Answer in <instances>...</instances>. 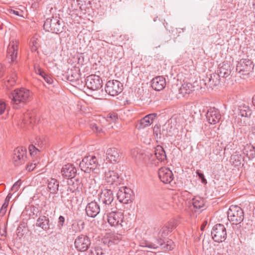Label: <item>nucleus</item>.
Returning <instances> with one entry per match:
<instances>
[{
	"label": "nucleus",
	"mask_w": 255,
	"mask_h": 255,
	"mask_svg": "<svg viewBox=\"0 0 255 255\" xmlns=\"http://www.w3.org/2000/svg\"><path fill=\"white\" fill-rule=\"evenodd\" d=\"M9 98L13 108L19 109L30 101L31 93L29 90L24 88L17 89L11 93Z\"/></svg>",
	"instance_id": "f257e3e1"
},
{
	"label": "nucleus",
	"mask_w": 255,
	"mask_h": 255,
	"mask_svg": "<svg viewBox=\"0 0 255 255\" xmlns=\"http://www.w3.org/2000/svg\"><path fill=\"white\" fill-rule=\"evenodd\" d=\"M99 201L101 203V211L105 214L112 210L115 206L114 197L111 189L105 188L99 194Z\"/></svg>",
	"instance_id": "f03ea898"
},
{
	"label": "nucleus",
	"mask_w": 255,
	"mask_h": 255,
	"mask_svg": "<svg viewBox=\"0 0 255 255\" xmlns=\"http://www.w3.org/2000/svg\"><path fill=\"white\" fill-rule=\"evenodd\" d=\"M63 26L64 22L59 16L47 18L43 25L46 31L55 33L62 32Z\"/></svg>",
	"instance_id": "7ed1b4c3"
},
{
	"label": "nucleus",
	"mask_w": 255,
	"mask_h": 255,
	"mask_svg": "<svg viewBox=\"0 0 255 255\" xmlns=\"http://www.w3.org/2000/svg\"><path fill=\"white\" fill-rule=\"evenodd\" d=\"M228 218L233 224L238 225L244 219V213L243 209L237 205H232L228 211Z\"/></svg>",
	"instance_id": "20e7f679"
},
{
	"label": "nucleus",
	"mask_w": 255,
	"mask_h": 255,
	"mask_svg": "<svg viewBox=\"0 0 255 255\" xmlns=\"http://www.w3.org/2000/svg\"><path fill=\"white\" fill-rule=\"evenodd\" d=\"M98 165L95 156H88L84 157L79 164L81 169L86 173L94 171Z\"/></svg>",
	"instance_id": "39448f33"
},
{
	"label": "nucleus",
	"mask_w": 255,
	"mask_h": 255,
	"mask_svg": "<svg viewBox=\"0 0 255 255\" xmlns=\"http://www.w3.org/2000/svg\"><path fill=\"white\" fill-rule=\"evenodd\" d=\"M109 224L113 227H123L124 216L123 213L111 210L106 212Z\"/></svg>",
	"instance_id": "423d86ee"
},
{
	"label": "nucleus",
	"mask_w": 255,
	"mask_h": 255,
	"mask_svg": "<svg viewBox=\"0 0 255 255\" xmlns=\"http://www.w3.org/2000/svg\"><path fill=\"white\" fill-rule=\"evenodd\" d=\"M123 90V84L116 80L108 81L105 86L106 92L112 96L118 95Z\"/></svg>",
	"instance_id": "0eeeda50"
},
{
	"label": "nucleus",
	"mask_w": 255,
	"mask_h": 255,
	"mask_svg": "<svg viewBox=\"0 0 255 255\" xmlns=\"http://www.w3.org/2000/svg\"><path fill=\"white\" fill-rule=\"evenodd\" d=\"M211 235L215 242L218 243L223 242L227 238L226 229L222 224H217L213 228Z\"/></svg>",
	"instance_id": "6e6552de"
},
{
	"label": "nucleus",
	"mask_w": 255,
	"mask_h": 255,
	"mask_svg": "<svg viewBox=\"0 0 255 255\" xmlns=\"http://www.w3.org/2000/svg\"><path fill=\"white\" fill-rule=\"evenodd\" d=\"M254 64L253 62L249 59H242L237 64L236 70L242 75H248L253 71Z\"/></svg>",
	"instance_id": "1a4fd4ad"
},
{
	"label": "nucleus",
	"mask_w": 255,
	"mask_h": 255,
	"mask_svg": "<svg viewBox=\"0 0 255 255\" xmlns=\"http://www.w3.org/2000/svg\"><path fill=\"white\" fill-rule=\"evenodd\" d=\"M75 248L79 252L87 251L91 245V240L89 237L85 235H80L75 240Z\"/></svg>",
	"instance_id": "9d476101"
},
{
	"label": "nucleus",
	"mask_w": 255,
	"mask_h": 255,
	"mask_svg": "<svg viewBox=\"0 0 255 255\" xmlns=\"http://www.w3.org/2000/svg\"><path fill=\"white\" fill-rule=\"evenodd\" d=\"M26 159V150L25 147H18L14 150L12 161L15 166L24 163Z\"/></svg>",
	"instance_id": "9b49d317"
},
{
	"label": "nucleus",
	"mask_w": 255,
	"mask_h": 255,
	"mask_svg": "<svg viewBox=\"0 0 255 255\" xmlns=\"http://www.w3.org/2000/svg\"><path fill=\"white\" fill-rule=\"evenodd\" d=\"M133 197V191L127 187H121L117 193V198L119 201L125 204H127L129 201H131Z\"/></svg>",
	"instance_id": "f8f14e48"
},
{
	"label": "nucleus",
	"mask_w": 255,
	"mask_h": 255,
	"mask_svg": "<svg viewBox=\"0 0 255 255\" xmlns=\"http://www.w3.org/2000/svg\"><path fill=\"white\" fill-rule=\"evenodd\" d=\"M85 84L87 88L91 90L96 91L102 87V80L100 77L96 75H91L87 77Z\"/></svg>",
	"instance_id": "ddd939ff"
},
{
	"label": "nucleus",
	"mask_w": 255,
	"mask_h": 255,
	"mask_svg": "<svg viewBox=\"0 0 255 255\" xmlns=\"http://www.w3.org/2000/svg\"><path fill=\"white\" fill-rule=\"evenodd\" d=\"M158 174L159 179L164 183H170L173 179L172 172L168 168L165 167L160 168Z\"/></svg>",
	"instance_id": "4468645a"
},
{
	"label": "nucleus",
	"mask_w": 255,
	"mask_h": 255,
	"mask_svg": "<svg viewBox=\"0 0 255 255\" xmlns=\"http://www.w3.org/2000/svg\"><path fill=\"white\" fill-rule=\"evenodd\" d=\"M157 114L153 113L145 116L144 118L138 121L135 127L137 129H143L149 127L153 123L155 119Z\"/></svg>",
	"instance_id": "2eb2a0df"
},
{
	"label": "nucleus",
	"mask_w": 255,
	"mask_h": 255,
	"mask_svg": "<svg viewBox=\"0 0 255 255\" xmlns=\"http://www.w3.org/2000/svg\"><path fill=\"white\" fill-rule=\"evenodd\" d=\"M101 209L99 205L95 201L89 203L86 207V212L88 216L95 218L100 212Z\"/></svg>",
	"instance_id": "dca6fc26"
},
{
	"label": "nucleus",
	"mask_w": 255,
	"mask_h": 255,
	"mask_svg": "<svg viewBox=\"0 0 255 255\" xmlns=\"http://www.w3.org/2000/svg\"><path fill=\"white\" fill-rule=\"evenodd\" d=\"M18 42L16 41L10 42L7 50V57L10 59L11 62L16 61L17 55Z\"/></svg>",
	"instance_id": "f3484780"
},
{
	"label": "nucleus",
	"mask_w": 255,
	"mask_h": 255,
	"mask_svg": "<svg viewBox=\"0 0 255 255\" xmlns=\"http://www.w3.org/2000/svg\"><path fill=\"white\" fill-rule=\"evenodd\" d=\"M206 117L210 124L215 125L219 122L221 118V115L218 110L211 108L208 111Z\"/></svg>",
	"instance_id": "a211bd4d"
},
{
	"label": "nucleus",
	"mask_w": 255,
	"mask_h": 255,
	"mask_svg": "<svg viewBox=\"0 0 255 255\" xmlns=\"http://www.w3.org/2000/svg\"><path fill=\"white\" fill-rule=\"evenodd\" d=\"M61 172L64 178H73L76 175L77 169L73 164L68 163L62 167Z\"/></svg>",
	"instance_id": "6ab92c4d"
},
{
	"label": "nucleus",
	"mask_w": 255,
	"mask_h": 255,
	"mask_svg": "<svg viewBox=\"0 0 255 255\" xmlns=\"http://www.w3.org/2000/svg\"><path fill=\"white\" fill-rule=\"evenodd\" d=\"M105 180L109 185H116L120 183L119 174L112 170H109L105 173Z\"/></svg>",
	"instance_id": "aec40b11"
},
{
	"label": "nucleus",
	"mask_w": 255,
	"mask_h": 255,
	"mask_svg": "<svg viewBox=\"0 0 255 255\" xmlns=\"http://www.w3.org/2000/svg\"><path fill=\"white\" fill-rule=\"evenodd\" d=\"M166 85L165 78L163 76H157L151 81V87L155 91L163 90Z\"/></svg>",
	"instance_id": "412c9836"
},
{
	"label": "nucleus",
	"mask_w": 255,
	"mask_h": 255,
	"mask_svg": "<svg viewBox=\"0 0 255 255\" xmlns=\"http://www.w3.org/2000/svg\"><path fill=\"white\" fill-rule=\"evenodd\" d=\"M233 68L230 64L223 62L219 68L218 75L220 77L227 78L231 75Z\"/></svg>",
	"instance_id": "4be33fe9"
},
{
	"label": "nucleus",
	"mask_w": 255,
	"mask_h": 255,
	"mask_svg": "<svg viewBox=\"0 0 255 255\" xmlns=\"http://www.w3.org/2000/svg\"><path fill=\"white\" fill-rule=\"evenodd\" d=\"M177 224V221L173 220L169 222L167 225L163 226L159 232V237L165 238L171 233Z\"/></svg>",
	"instance_id": "5701e85b"
},
{
	"label": "nucleus",
	"mask_w": 255,
	"mask_h": 255,
	"mask_svg": "<svg viewBox=\"0 0 255 255\" xmlns=\"http://www.w3.org/2000/svg\"><path fill=\"white\" fill-rule=\"evenodd\" d=\"M120 154L118 150L116 148H110L106 151V159L111 162L119 161Z\"/></svg>",
	"instance_id": "b1692460"
},
{
	"label": "nucleus",
	"mask_w": 255,
	"mask_h": 255,
	"mask_svg": "<svg viewBox=\"0 0 255 255\" xmlns=\"http://www.w3.org/2000/svg\"><path fill=\"white\" fill-rule=\"evenodd\" d=\"M50 221L47 216L41 215L38 218L36 222V226L40 227L44 231H47L50 228Z\"/></svg>",
	"instance_id": "393cba45"
},
{
	"label": "nucleus",
	"mask_w": 255,
	"mask_h": 255,
	"mask_svg": "<svg viewBox=\"0 0 255 255\" xmlns=\"http://www.w3.org/2000/svg\"><path fill=\"white\" fill-rule=\"evenodd\" d=\"M80 69L74 67L68 72L67 80L71 82H76L79 80L80 78Z\"/></svg>",
	"instance_id": "a878e982"
},
{
	"label": "nucleus",
	"mask_w": 255,
	"mask_h": 255,
	"mask_svg": "<svg viewBox=\"0 0 255 255\" xmlns=\"http://www.w3.org/2000/svg\"><path fill=\"white\" fill-rule=\"evenodd\" d=\"M154 152L156 158L161 162L164 161L166 159L165 151L161 146L157 145Z\"/></svg>",
	"instance_id": "bb28decb"
},
{
	"label": "nucleus",
	"mask_w": 255,
	"mask_h": 255,
	"mask_svg": "<svg viewBox=\"0 0 255 255\" xmlns=\"http://www.w3.org/2000/svg\"><path fill=\"white\" fill-rule=\"evenodd\" d=\"M194 87L190 83H186L182 85L179 89V93L184 96L186 94H189L194 90Z\"/></svg>",
	"instance_id": "cd10ccee"
},
{
	"label": "nucleus",
	"mask_w": 255,
	"mask_h": 255,
	"mask_svg": "<svg viewBox=\"0 0 255 255\" xmlns=\"http://www.w3.org/2000/svg\"><path fill=\"white\" fill-rule=\"evenodd\" d=\"M99 189V186L96 184L95 180L91 179L90 183L87 188L86 192L94 196L97 194Z\"/></svg>",
	"instance_id": "c85d7f7f"
},
{
	"label": "nucleus",
	"mask_w": 255,
	"mask_h": 255,
	"mask_svg": "<svg viewBox=\"0 0 255 255\" xmlns=\"http://www.w3.org/2000/svg\"><path fill=\"white\" fill-rule=\"evenodd\" d=\"M122 236L119 234H113L110 235L108 238V246H111L114 245H117L122 240Z\"/></svg>",
	"instance_id": "c756f323"
},
{
	"label": "nucleus",
	"mask_w": 255,
	"mask_h": 255,
	"mask_svg": "<svg viewBox=\"0 0 255 255\" xmlns=\"http://www.w3.org/2000/svg\"><path fill=\"white\" fill-rule=\"evenodd\" d=\"M59 182L54 178H51L48 182V188L51 193H56L58 190Z\"/></svg>",
	"instance_id": "7c9ffc66"
},
{
	"label": "nucleus",
	"mask_w": 255,
	"mask_h": 255,
	"mask_svg": "<svg viewBox=\"0 0 255 255\" xmlns=\"http://www.w3.org/2000/svg\"><path fill=\"white\" fill-rule=\"evenodd\" d=\"M243 152L249 159H253L255 157V147L251 144H247L245 147Z\"/></svg>",
	"instance_id": "2f4dec72"
},
{
	"label": "nucleus",
	"mask_w": 255,
	"mask_h": 255,
	"mask_svg": "<svg viewBox=\"0 0 255 255\" xmlns=\"http://www.w3.org/2000/svg\"><path fill=\"white\" fill-rule=\"evenodd\" d=\"M219 78H220L218 74H213L211 75L210 77L208 79V86L210 88L218 85L220 83Z\"/></svg>",
	"instance_id": "473e14b6"
},
{
	"label": "nucleus",
	"mask_w": 255,
	"mask_h": 255,
	"mask_svg": "<svg viewBox=\"0 0 255 255\" xmlns=\"http://www.w3.org/2000/svg\"><path fill=\"white\" fill-rule=\"evenodd\" d=\"M204 200L200 197H195L192 199V205L194 208L200 209L203 208L204 206Z\"/></svg>",
	"instance_id": "72a5a7b5"
},
{
	"label": "nucleus",
	"mask_w": 255,
	"mask_h": 255,
	"mask_svg": "<svg viewBox=\"0 0 255 255\" xmlns=\"http://www.w3.org/2000/svg\"><path fill=\"white\" fill-rule=\"evenodd\" d=\"M238 110L239 111V115L242 117H248L251 115L249 107L245 104L239 106Z\"/></svg>",
	"instance_id": "f704fd0d"
},
{
	"label": "nucleus",
	"mask_w": 255,
	"mask_h": 255,
	"mask_svg": "<svg viewBox=\"0 0 255 255\" xmlns=\"http://www.w3.org/2000/svg\"><path fill=\"white\" fill-rule=\"evenodd\" d=\"M16 75L15 73H12L10 75L8 76L4 81L6 86L8 87L13 86L16 83Z\"/></svg>",
	"instance_id": "c9c22d12"
},
{
	"label": "nucleus",
	"mask_w": 255,
	"mask_h": 255,
	"mask_svg": "<svg viewBox=\"0 0 255 255\" xmlns=\"http://www.w3.org/2000/svg\"><path fill=\"white\" fill-rule=\"evenodd\" d=\"M131 155L135 159L141 161L142 160L143 153L141 152V151H140L138 149L134 148L131 150Z\"/></svg>",
	"instance_id": "e433bc0d"
},
{
	"label": "nucleus",
	"mask_w": 255,
	"mask_h": 255,
	"mask_svg": "<svg viewBox=\"0 0 255 255\" xmlns=\"http://www.w3.org/2000/svg\"><path fill=\"white\" fill-rule=\"evenodd\" d=\"M154 151H147L142 156V160L146 162L148 160H152L155 157Z\"/></svg>",
	"instance_id": "4c0bfd02"
},
{
	"label": "nucleus",
	"mask_w": 255,
	"mask_h": 255,
	"mask_svg": "<svg viewBox=\"0 0 255 255\" xmlns=\"http://www.w3.org/2000/svg\"><path fill=\"white\" fill-rule=\"evenodd\" d=\"M103 250L100 247L92 248L89 255H103Z\"/></svg>",
	"instance_id": "58836bf2"
},
{
	"label": "nucleus",
	"mask_w": 255,
	"mask_h": 255,
	"mask_svg": "<svg viewBox=\"0 0 255 255\" xmlns=\"http://www.w3.org/2000/svg\"><path fill=\"white\" fill-rule=\"evenodd\" d=\"M91 128L96 133H100L103 131L102 127L100 124L91 123L90 125Z\"/></svg>",
	"instance_id": "ea45409f"
},
{
	"label": "nucleus",
	"mask_w": 255,
	"mask_h": 255,
	"mask_svg": "<svg viewBox=\"0 0 255 255\" xmlns=\"http://www.w3.org/2000/svg\"><path fill=\"white\" fill-rule=\"evenodd\" d=\"M32 114H31L29 112L25 113L24 115V118H23V122L24 124H27L28 122H29L30 124H32L33 122H34V119L32 117Z\"/></svg>",
	"instance_id": "a19ab883"
},
{
	"label": "nucleus",
	"mask_w": 255,
	"mask_h": 255,
	"mask_svg": "<svg viewBox=\"0 0 255 255\" xmlns=\"http://www.w3.org/2000/svg\"><path fill=\"white\" fill-rule=\"evenodd\" d=\"M29 151L31 155H36L38 152H40V150L33 144L29 146Z\"/></svg>",
	"instance_id": "79ce46f5"
},
{
	"label": "nucleus",
	"mask_w": 255,
	"mask_h": 255,
	"mask_svg": "<svg viewBox=\"0 0 255 255\" xmlns=\"http://www.w3.org/2000/svg\"><path fill=\"white\" fill-rule=\"evenodd\" d=\"M30 46L32 52H35L38 47V43L35 39H32L30 42Z\"/></svg>",
	"instance_id": "37998d69"
},
{
	"label": "nucleus",
	"mask_w": 255,
	"mask_h": 255,
	"mask_svg": "<svg viewBox=\"0 0 255 255\" xmlns=\"http://www.w3.org/2000/svg\"><path fill=\"white\" fill-rule=\"evenodd\" d=\"M118 119V115L116 113H110L108 115L107 121L109 122H114Z\"/></svg>",
	"instance_id": "c03bdc74"
},
{
	"label": "nucleus",
	"mask_w": 255,
	"mask_h": 255,
	"mask_svg": "<svg viewBox=\"0 0 255 255\" xmlns=\"http://www.w3.org/2000/svg\"><path fill=\"white\" fill-rule=\"evenodd\" d=\"M37 163H38V162L34 160L33 161V162L30 163L27 165V166L26 167V169L28 171H31L32 170H33V169L35 168L36 165H37Z\"/></svg>",
	"instance_id": "a18cd8bd"
},
{
	"label": "nucleus",
	"mask_w": 255,
	"mask_h": 255,
	"mask_svg": "<svg viewBox=\"0 0 255 255\" xmlns=\"http://www.w3.org/2000/svg\"><path fill=\"white\" fill-rule=\"evenodd\" d=\"M6 110V104L3 101H0V115L4 113Z\"/></svg>",
	"instance_id": "49530a36"
},
{
	"label": "nucleus",
	"mask_w": 255,
	"mask_h": 255,
	"mask_svg": "<svg viewBox=\"0 0 255 255\" xmlns=\"http://www.w3.org/2000/svg\"><path fill=\"white\" fill-rule=\"evenodd\" d=\"M64 222H65L64 217L62 216H60V217H59V219H58V224H57V226L58 227V228L59 229H61L62 228V227L63 226Z\"/></svg>",
	"instance_id": "de8ad7c7"
},
{
	"label": "nucleus",
	"mask_w": 255,
	"mask_h": 255,
	"mask_svg": "<svg viewBox=\"0 0 255 255\" xmlns=\"http://www.w3.org/2000/svg\"><path fill=\"white\" fill-rule=\"evenodd\" d=\"M21 184V182L20 180H18L16 182H15L14 185L11 187V190L16 191L19 186H20Z\"/></svg>",
	"instance_id": "09e8293b"
},
{
	"label": "nucleus",
	"mask_w": 255,
	"mask_h": 255,
	"mask_svg": "<svg viewBox=\"0 0 255 255\" xmlns=\"http://www.w3.org/2000/svg\"><path fill=\"white\" fill-rule=\"evenodd\" d=\"M196 173H197V175H198L199 178L201 179L202 182L203 183H205V184L207 183V180L205 179L203 173H202L201 172H200L199 170H198L196 172Z\"/></svg>",
	"instance_id": "8fccbe9b"
},
{
	"label": "nucleus",
	"mask_w": 255,
	"mask_h": 255,
	"mask_svg": "<svg viewBox=\"0 0 255 255\" xmlns=\"http://www.w3.org/2000/svg\"><path fill=\"white\" fill-rule=\"evenodd\" d=\"M69 186L68 187V189L70 190V191L71 192H74L75 190H76L78 189V186L77 183H76L75 184L74 182H73V184L72 185H70L69 183Z\"/></svg>",
	"instance_id": "3c124183"
},
{
	"label": "nucleus",
	"mask_w": 255,
	"mask_h": 255,
	"mask_svg": "<svg viewBox=\"0 0 255 255\" xmlns=\"http://www.w3.org/2000/svg\"><path fill=\"white\" fill-rule=\"evenodd\" d=\"M42 77L44 78V80L48 84H52V82H53V80L52 79L46 75V74H45Z\"/></svg>",
	"instance_id": "603ef678"
},
{
	"label": "nucleus",
	"mask_w": 255,
	"mask_h": 255,
	"mask_svg": "<svg viewBox=\"0 0 255 255\" xmlns=\"http://www.w3.org/2000/svg\"><path fill=\"white\" fill-rule=\"evenodd\" d=\"M5 68L2 65L0 64V79L3 77L4 74Z\"/></svg>",
	"instance_id": "864d4df0"
},
{
	"label": "nucleus",
	"mask_w": 255,
	"mask_h": 255,
	"mask_svg": "<svg viewBox=\"0 0 255 255\" xmlns=\"http://www.w3.org/2000/svg\"><path fill=\"white\" fill-rule=\"evenodd\" d=\"M35 72L37 73V74H39L40 75H41L42 77L45 74L43 71L41 70V69L40 68H39V67H37L36 68V67H35Z\"/></svg>",
	"instance_id": "5fc2aeb1"
},
{
	"label": "nucleus",
	"mask_w": 255,
	"mask_h": 255,
	"mask_svg": "<svg viewBox=\"0 0 255 255\" xmlns=\"http://www.w3.org/2000/svg\"><path fill=\"white\" fill-rule=\"evenodd\" d=\"M159 131V126H155L153 128V134L155 136L157 137L158 136V132Z\"/></svg>",
	"instance_id": "6e6d98bb"
},
{
	"label": "nucleus",
	"mask_w": 255,
	"mask_h": 255,
	"mask_svg": "<svg viewBox=\"0 0 255 255\" xmlns=\"http://www.w3.org/2000/svg\"><path fill=\"white\" fill-rule=\"evenodd\" d=\"M79 226V224L78 223H74V224H72V229L74 231H75V232H79L81 231V230L80 229H78L77 227H78Z\"/></svg>",
	"instance_id": "4d7b16f0"
},
{
	"label": "nucleus",
	"mask_w": 255,
	"mask_h": 255,
	"mask_svg": "<svg viewBox=\"0 0 255 255\" xmlns=\"http://www.w3.org/2000/svg\"><path fill=\"white\" fill-rule=\"evenodd\" d=\"M11 196L12 195L10 193H9L5 198V202L8 203L10 199L11 198Z\"/></svg>",
	"instance_id": "13d9d810"
},
{
	"label": "nucleus",
	"mask_w": 255,
	"mask_h": 255,
	"mask_svg": "<svg viewBox=\"0 0 255 255\" xmlns=\"http://www.w3.org/2000/svg\"><path fill=\"white\" fill-rule=\"evenodd\" d=\"M91 0H77L78 2H84L85 4H86L87 2L90 3Z\"/></svg>",
	"instance_id": "bf43d9fd"
},
{
	"label": "nucleus",
	"mask_w": 255,
	"mask_h": 255,
	"mask_svg": "<svg viewBox=\"0 0 255 255\" xmlns=\"http://www.w3.org/2000/svg\"><path fill=\"white\" fill-rule=\"evenodd\" d=\"M6 210V209H3V208L1 207V209H0V214L3 215L5 213Z\"/></svg>",
	"instance_id": "052dcab7"
},
{
	"label": "nucleus",
	"mask_w": 255,
	"mask_h": 255,
	"mask_svg": "<svg viewBox=\"0 0 255 255\" xmlns=\"http://www.w3.org/2000/svg\"><path fill=\"white\" fill-rule=\"evenodd\" d=\"M8 205V202H4V203H3V204L2 205L1 207L3 208V209H6V208H7Z\"/></svg>",
	"instance_id": "680f3d73"
},
{
	"label": "nucleus",
	"mask_w": 255,
	"mask_h": 255,
	"mask_svg": "<svg viewBox=\"0 0 255 255\" xmlns=\"http://www.w3.org/2000/svg\"><path fill=\"white\" fill-rule=\"evenodd\" d=\"M252 103L254 106H255V95L253 97Z\"/></svg>",
	"instance_id": "e2e57ef3"
},
{
	"label": "nucleus",
	"mask_w": 255,
	"mask_h": 255,
	"mask_svg": "<svg viewBox=\"0 0 255 255\" xmlns=\"http://www.w3.org/2000/svg\"><path fill=\"white\" fill-rule=\"evenodd\" d=\"M166 246H167V247H166L167 250H171L172 249L171 246L169 245L168 244H167Z\"/></svg>",
	"instance_id": "0e129e2a"
},
{
	"label": "nucleus",
	"mask_w": 255,
	"mask_h": 255,
	"mask_svg": "<svg viewBox=\"0 0 255 255\" xmlns=\"http://www.w3.org/2000/svg\"><path fill=\"white\" fill-rule=\"evenodd\" d=\"M13 13H14V14L17 15H19L18 11H17L13 10Z\"/></svg>",
	"instance_id": "69168bd1"
},
{
	"label": "nucleus",
	"mask_w": 255,
	"mask_h": 255,
	"mask_svg": "<svg viewBox=\"0 0 255 255\" xmlns=\"http://www.w3.org/2000/svg\"><path fill=\"white\" fill-rule=\"evenodd\" d=\"M253 5V6L255 8V0H254Z\"/></svg>",
	"instance_id": "338daca9"
},
{
	"label": "nucleus",
	"mask_w": 255,
	"mask_h": 255,
	"mask_svg": "<svg viewBox=\"0 0 255 255\" xmlns=\"http://www.w3.org/2000/svg\"><path fill=\"white\" fill-rule=\"evenodd\" d=\"M42 143V142H41V143H38V147H40Z\"/></svg>",
	"instance_id": "774afa93"
}]
</instances>
